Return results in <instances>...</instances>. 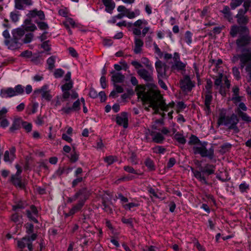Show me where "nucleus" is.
<instances>
[{"instance_id": "nucleus-5", "label": "nucleus", "mask_w": 251, "mask_h": 251, "mask_svg": "<svg viewBox=\"0 0 251 251\" xmlns=\"http://www.w3.org/2000/svg\"><path fill=\"white\" fill-rule=\"evenodd\" d=\"M214 85L216 88L219 87V92L222 96H225L227 91L229 88L230 81L226 76H224L223 74L219 73L218 75L216 76Z\"/></svg>"}, {"instance_id": "nucleus-26", "label": "nucleus", "mask_w": 251, "mask_h": 251, "mask_svg": "<svg viewBox=\"0 0 251 251\" xmlns=\"http://www.w3.org/2000/svg\"><path fill=\"white\" fill-rule=\"evenodd\" d=\"M84 205L82 202H77L76 204L74 205L70 211L68 213L65 214V217H68L70 216H73L75 213L81 210Z\"/></svg>"}, {"instance_id": "nucleus-62", "label": "nucleus", "mask_w": 251, "mask_h": 251, "mask_svg": "<svg viewBox=\"0 0 251 251\" xmlns=\"http://www.w3.org/2000/svg\"><path fill=\"white\" fill-rule=\"evenodd\" d=\"M232 73L234 77L239 80L240 78V73L239 69L236 67L232 68Z\"/></svg>"}, {"instance_id": "nucleus-63", "label": "nucleus", "mask_w": 251, "mask_h": 251, "mask_svg": "<svg viewBox=\"0 0 251 251\" xmlns=\"http://www.w3.org/2000/svg\"><path fill=\"white\" fill-rule=\"evenodd\" d=\"M38 27L41 30H46L49 28L48 24L44 22H37Z\"/></svg>"}, {"instance_id": "nucleus-41", "label": "nucleus", "mask_w": 251, "mask_h": 251, "mask_svg": "<svg viewBox=\"0 0 251 251\" xmlns=\"http://www.w3.org/2000/svg\"><path fill=\"white\" fill-rule=\"evenodd\" d=\"M102 204L103 206L102 209L105 212L108 214L112 213L113 210L111 202H107L105 201H103Z\"/></svg>"}, {"instance_id": "nucleus-29", "label": "nucleus", "mask_w": 251, "mask_h": 251, "mask_svg": "<svg viewBox=\"0 0 251 251\" xmlns=\"http://www.w3.org/2000/svg\"><path fill=\"white\" fill-rule=\"evenodd\" d=\"M62 98L64 100H68L70 97L72 100H75L78 97V94L75 91L72 90L71 92L69 91H62Z\"/></svg>"}, {"instance_id": "nucleus-51", "label": "nucleus", "mask_w": 251, "mask_h": 251, "mask_svg": "<svg viewBox=\"0 0 251 251\" xmlns=\"http://www.w3.org/2000/svg\"><path fill=\"white\" fill-rule=\"evenodd\" d=\"M25 204L23 201H20L15 205H13L12 209L14 211H19L20 209H24L25 207Z\"/></svg>"}, {"instance_id": "nucleus-25", "label": "nucleus", "mask_w": 251, "mask_h": 251, "mask_svg": "<svg viewBox=\"0 0 251 251\" xmlns=\"http://www.w3.org/2000/svg\"><path fill=\"white\" fill-rule=\"evenodd\" d=\"M247 52L240 55L239 58L241 62V67L243 68L250 61H251V50H248Z\"/></svg>"}, {"instance_id": "nucleus-46", "label": "nucleus", "mask_w": 251, "mask_h": 251, "mask_svg": "<svg viewBox=\"0 0 251 251\" xmlns=\"http://www.w3.org/2000/svg\"><path fill=\"white\" fill-rule=\"evenodd\" d=\"M189 145H194L195 146L199 145L201 143L200 139L195 135H192L190 137L188 142Z\"/></svg>"}, {"instance_id": "nucleus-7", "label": "nucleus", "mask_w": 251, "mask_h": 251, "mask_svg": "<svg viewBox=\"0 0 251 251\" xmlns=\"http://www.w3.org/2000/svg\"><path fill=\"white\" fill-rule=\"evenodd\" d=\"M37 234L26 235L17 241V247L19 249H24L27 247L29 251H32V242L37 238Z\"/></svg>"}, {"instance_id": "nucleus-61", "label": "nucleus", "mask_w": 251, "mask_h": 251, "mask_svg": "<svg viewBox=\"0 0 251 251\" xmlns=\"http://www.w3.org/2000/svg\"><path fill=\"white\" fill-rule=\"evenodd\" d=\"M129 160L133 165H136L138 163L137 157L135 153H131L130 156L129 158Z\"/></svg>"}, {"instance_id": "nucleus-23", "label": "nucleus", "mask_w": 251, "mask_h": 251, "mask_svg": "<svg viewBox=\"0 0 251 251\" xmlns=\"http://www.w3.org/2000/svg\"><path fill=\"white\" fill-rule=\"evenodd\" d=\"M229 116L227 115V110L226 109H220L218 116V124L226 126Z\"/></svg>"}, {"instance_id": "nucleus-1", "label": "nucleus", "mask_w": 251, "mask_h": 251, "mask_svg": "<svg viewBox=\"0 0 251 251\" xmlns=\"http://www.w3.org/2000/svg\"><path fill=\"white\" fill-rule=\"evenodd\" d=\"M156 86L151 88L147 90L143 87L139 90L137 94L139 98L145 102L149 103L154 109H160L163 111H168L170 108H173L175 105L174 102L166 104L162 99L159 92L155 88Z\"/></svg>"}, {"instance_id": "nucleus-56", "label": "nucleus", "mask_w": 251, "mask_h": 251, "mask_svg": "<svg viewBox=\"0 0 251 251\" xmlns=\"http://www.w3.org/2000/svg\"><path fill=\"white\" fill-rule=\"evenodd\" d=\"M25 229L26 233L28 234L27 235H29L30 234L32 235L34 229V226L30 223H26L25 226Z\"/></svg>"}, {"instance_id": "nucleus-18", "label": "nucleus", "mask_w": 251, "mask_h": 251, "mask_svg": "<svg viewBox=\"0 0 251 251\" xmlns=\"http://www.w3.org/2000/svg\"><path fill=\"white\" fill-rule=\"evenodd\" d=\"M239 120L237 115L235 114H232L229 116L226 126L230 129H237V124Z\"/></svg>"}, {"instance_id": "nucleus-44", "label": "nucleus", "mask_w": 251, "mask_h": 251, "mask_svg": "<svg viewBox=\"0 0 251 251\" xmlns=\"http://www.w3.org/2000/svg\"><path fill=\"white\" fill-rule=\"evenodd\" d=\"M124 170L129 174L140 175L142 174L138 172L136 170H135L132 167L129 165L125 166L124 167Z\"/></svg>"}, {"instance_id": "nucleus-54", "label": "nucleus", "mask_w": 251, "mask_h": 251, "mask_svg": "<svg viewBox=\"0 0 251 251\" xmlns=\"http://www.w3.org/2000/svg\"><path fill=\"white\" fill-rule=\"evenodd\" d=\"M153 152L155 153L164 154L166 149L162 146H157L152 149Z\"/></svg>"}, {"instance_id": "nucleus-32", "label": "nucleus", "mask_w": 251, "mask_h": 251, "mask_svg": "<svg viewBox=\"0 0 251 251\" xmlns=\"http://www.w3.org/2000/svg\"><path fill=\"white\" fill-rule=\"evenodd\" d=\"M25 33V31L24 29L23 28H17L13 31V37L16 39V40L22 42V38L23 37Z\"/></svg>"}, {"instance_id": "nucleus-58", "label": "nucleus", "mask_w": 251, "mask_h": 251, "mask_svg": "<svg viewBox=\"0 0 251 251\" xmlns=\"http://www.w3.org/2000/svg\"><path fill=\"white\" fill-rule=\"evenodd\" d=\"M73 82L70 80L69 82L66 83L62 86V91H69L73 88Z\"/></svg>"}, {"instance_id": "nucleus-10", "label": "nucleus", "mask_w": 251, "mask_h": 251, "mask_svg": "<svg viewBox=\"0 0 251 251\" xmlns=\"http://www.w3.org/2000/svg\"><path fill=\"white\" fill-rule=\"evenodd\" d=\"M180 85L183 90L190 91L195 86V83L191 81L189 76H186L181 80Z\"/></svg>"}, {"instance_id": "nucleus-37", "label": "nucleus", "mask_w": 251, "mask_h": 251, "mask_svg": "<svg viewBox=\"0 0 251 251\" xmlns=\"http://www.w3.org/2000/svg\"><path fill=\"white\" fill-rule=\"evenodd\" d=\"M63 24L66 28H69L71 26L72 27H75L76 26V24L73 19L68 18L63 22Z\"/></svg>"}, {"instance_id": "nucleus-3", "label": "nucleus", "mask_w": 251, "mask_h": 251, "mask_svg": "<svg viewBox=\"0 0 251 251\" xmlns=\"http://www.w3.org/2000/svg\"><path fill=\"white\" fill-rule=\"evenodd\" d=\"M191 171L194 174V176L201 183L207 184L208 182L205 175L207 176L213 174L215 172V166L207 164L203 168H201V171L195 170L191 168Z\"/></svg>"}, {"instance_id": "nucleus-17", "label": "nucleus", "mask_w": 251, "mask_h": 251, "mask_svg": "<svg viewBox=\"0 0 251 251\" xmlns=\"http://www.w3.org/2000/svg\"><path fill=\"white\" fill-rule=\"evenodd\" d=\"M5 45L8 48L11 50H15L20 48L22 45V43L14 37L12 39H6L4 41Z\"/></svg>"}, {"instance_id": "nucleus-49", "label": "nucleus", "mask_w": 251, "mask_h": 251, "mask_svg": "<svg viewBox=\"0 0 251 251\" xmlns=\"http://www.w3.org/2000/svg\"><path fill=\"white\" fill-rule=\"evenodd\" d=\"M247 110V107L245 103L243 102H240L238 105L237 109H235V112L238 115L240 112H244L243 111H246Z\"/></svg>"}, {"instance_id": "nucleus-12", "label": "nucleus", "mask_w": 251, "mask_h": 251, "mask_svg": "<svg viewBox=\"0 0 251 251\" xmlns=\"http://www.w3.org/2000/svg\"><path fill=\"white\" fill-rule=\"evenodd\" d=\"M75 194L78 200L77 202H82L83 205L90 196L89 192L85 188L80 189Z\"/></svg>"}, {"instance_id": "nucleus-8", "label": "nucleus", "mask_w": 251, "mask_h": 251, "mask_svg": "<svg viewBox=\"0 0 251 251\" xmlns=\"http://www.w3.org/2000/svg\"><path fill=\"white\" fill-rule=\"evenodd\" d=\"M155 67L157 73L158 78H167L170 75L171 73H168L169 66L163 63L158 59L155 63Z\"/></svg>"}, {"instance_id": "nucleus-38", "label": "nucleus", "mask_w": 251, "mask_h": 251, "mask_svg": "<svg viewBox=\"0 0 251 251\" xmlns=\"http://www.w3.org/2000/svg\"><path fill=\"white\" fill-rule=\"evenodd\" d=\"M21 123H22V121H21V119H20V118L15 119L14 120L11 126L10 127V129H9L11 131L13 132L16 130L18 129L20 127Z\"/></svg>"}, {"instance_id": "nucleus-30", "label": "nucleus", "mask_w": 251, "mask_h": 251, "mask_svg": "<svg viewBox=\"0 0 251 251\" xmlns=\"http://www.w3.org/2000/svg\"><path fill=\"white\" fill-rule=\"evenodd\" d=\"M232 92L233 93L232 100L234 103L237 105V103L240 102L242 100V97L239 96V89L237 86H234L232 88Z\"/></svg>"}, {"instance_id": "nucleus-24", "label": "nucleus", "mask_w": 251, "mask_h": 251, "mask_svg": "<svg viewBox=\"0 0 251 251\" xmlns=\"http://www.w3.org/2000/svg\"><path fill=\"white\" fill-rule=\"evenodd\" d=\"M32 4V0H15V7L18 10H23L26 6Z\"/></svg>"}, {"instance_id": "nucleus-64", "label": "nucleus", "mask_w": 251, "mask_h": 251, "mask_svg": "<svg viewBox=\"0 0 251 251\" xmlns=\"http://www.w3.org/2000/svg\"><path fill=\"white\" fill-rule=\"evenodd\" d=\"M64 74V71L61 69H56L54 73V75L55 78H59L63 76Z\"/></svg>"}, {"instance_id": "nucleus-19", "label": "nucleus", "mask_w": 251, "mask_h": 251, "mask_svg": "<svg viewBox=\"0 0 251 251\" xmlns=\"http://www.w3.org/2000/svg\"><path fill=\"white\" fill-rule=\"evenodd\" d=\"M149 135L151 136L152 141L157 144H162L165 140L163 135L160 132L149 130Z\"/></svg>"}, {"instance_id": "nucleus-47", "label": "nucleus", "mask_w": 251, "mask_h": 251, "mask_svg": "<svg viewBox=\"0 0 251 251\" xmlns=\"http://www.w3.org/2000/svg\"><path fill=\"white\" fill-rule=\"evenodd\" d=\"M79 153L75 151V150L72 152L70 154V156L69 157L70 160V161L73 163H75L76 162L79 158Z\"/></svg>"}, {"instance_id": "nucleus-39", "label": "nucleus", "mask_w": 251, "mask_h": 251, "mask_svg": "<svg viewBox=\"0 0 251 251\" xmlns=\"http://www.w3.org/2000/svg\"><path fill=\"white\" fill-rule=\"evenodd\" d=\"M56 59V57L55 56H51L47 60V64L49 70H52L54 68Z\"/></svg>"}, {"instance_id": "nucleus-53", "label": "nucleus", "mask_w": 251, "mask_h": 251, "mask_svg": "<svg viewBox=\"0 0 251 251\" xmlns=\"http://www.w3.org/2000/svg\"><path fill=\"white\" fill-rule=\"evenodd\" d=\"M139 206V203L136 202H129L128 203L123 204V207L126 210H131L134 207Z\"/></svg>"}, {"instance_id": "nucleus-14", "label": "nucleus", "mask_w": 251, "mask_h": 251, "mask_svg": "<svg viewBox=\"0 0 251 251\" xmlns=\"http://www.w3.org/2000/svg\"><path fill=\"white\" fill-rule=\"evenodd\" d=\"M26 215L30 221L35 223H38V221L37 219L38 217V211L35 206L31 205L30 208L26 210Z\"/></svg>"}, {"instance_id": "nucleus-15", "label": "nucleus", "mask_w": 251, "mask_h": 251, "mask_svg": "<svg viewBox=\"0 0 251 251\" xmlns=\"http://www.w3.org/2000/svg\"><path fill=\"white\" fill-rule=\"evenodd\" d=\"M244 35H240L239 38L236 41V44L239 48L249 45L251 42V37L248 33H244Z\"/></svg>"}, {"instance_id": "nucleus-52", "label": "nucleus", "mask_w": 251, "mask_h": 251, "mask_svg": "<svg viewBox=\"0 0 251 251\" xmlns=\"http://www.w3.org/2000/svg\"><path fill=\"white\" fill-rule=\"evenodd\" d=\"M236 18L238 23L240 25H246L249 22V18L246 16H239Z\"/></svg>"}, {"instance_id": "nucleus-21", "label": "nucleus", "mask_w": 251, "mask_h": 251, "mask_svg": "<svg viewBox=\"0 0 251 251\" xmlns=\"http://www.w3.org/2000/svg\"><path fill=\"white\" fill-rule=\"evenodd\" d=\"M80 109V102L79 99H77L76 101H75L73 104L72 106H66L63 107L61 111L66 114H69L72 111H78Z\"/></svg>"}, {"instance_id": "nucleus-31", "label": "nucleus", "mask_w": 251, "mask_h": 251, "mask_svg": "<svg viewBox=\"0 0 251 251\" xmlns=\"http://www.w3.org/2000/svg\"><path fill=\"white\" fill-rule=\"evenodd\" d=\"M102 2L105 6V11L111 13L115 7V3L113 0H102Z\"/></svg>"}, {"instance_id": "nucleus-55", "label": "nucleus", "mask_w": 251, "mask_h": 251, "mask_svg": "<svg viewBox=\"0 0 251 251\" xmlns=\"http://www.w3.org/2000/svg\"><path fill=\"white\" fill-rule=\"evenodd\" d=\"M213 83L210 79H208L206 81V84L205 86V91L204 93H212Z\"/></svg>"}, {"instance_id": "nucleus-36", "label": "nucleus", "mask_w": 251, "mask_h": 251, "mask_svg": "<svg viewBox=\"0 0 251 251\" xmlns=\"http://www.w3.org/2000/svg\"><path fill=\"white\" fill-rule=\"evenodd\" d=\"M140 15V10L139 9H134V11H130L128 9L126 13V17L130 19H133Z\"/></svg>"}, {"instance_id": "nucleus-6", "label": "nucleus", "mask_w": 251, "mask_h": 251, "mask_svg": "<svg viewBox=\"0 0 251 251\" xmlns=\"http://www.w3.org/2000/svg\"><path fill=\"white\" fill-rule=\"evenodd\" d=\"M24 93V89L22 85H16L14 88L9 87L1 89L0 96L2 98H11L14 96L22 95Z\"/></svg>"}, {"instance_id": "nucleus-2", "label": "nucleus", "mask_w": 251, "mask_h": 251, "mask_svg": "<svg viewBox=\"0 0 251 251\" xmlns=\"http://www.w3.org/2000/svg\"><path fill=\"white\" fill-rule=\"evenodd\" d=\"M163 57L168 63L171 72H179L185 70L186 63L181 61L179 53L175 52L173 54L165 53Z\"/></svg>"}, {"instance_id": "nucleus-13", "label": "nucleus", "mask_w": 251, "mask_h": 251, "mask_svg": "<svg viewBox=\"0 0 251 251\" xmlns=\"http://www.w3.org/2000/svg\"><path fill=\"white\" fill-rule=\"evenodd\" d=\"M204 110L206 115H209L211 112L210 105L213 100L212 93H204Z\"/></svg>"}, {"instance_id": "nucleus-60", "label": "nucleus", "mask_w": 251, "mask_h": 251, "mask_svg": "<svg viewBox=\"0 0 251 251\" xmlns=\"http://www.w3.org/2000/svg\"><path fill=\"white\" fill-rule=\"evenodd\" d=\"M135 178V177L132 175H128L127 176H125L119 178L117 181H128L132 180Z\"/></svg>"}, {"instance_id": "nucleus-11", "label": "nucleus", "mask_w": 251, "mask_h": 251, "mask_svg": "<svg viewBox=\"0 0 251 251\" xmlns=\"http://www.w3.org/2000/svg\"><path fill=\"white\" fill-rule=\"evenodd\" d=\"M16 148L12 147L4 152L3 160L6 163H12L16 158Z\"/></svg>"}, {"instance_id": "nucleus-22", "label": "nucleus", "mask_w": 251, "mask_h": 251, "mask_svg": "<svg viewBox=\"0 0 251 251\" xmlns=\"http://www.w3.org/2000/svg\"><path fill=\"white\" fill-rule=\"evenodd\" d=\"M138 75L147 82H151L153 80L152 73L145 69H141L137 71Z\"/></svg>"}, {"instance_id": "nucleus-59", "label": "nucleus", "mask_w": 251, "mask_h": 251, "mask_svg": "<svg viewBox=\"0 0 251 251\" xmlns=\"http://www.w3.org/2000/svg\"><path fill=\"white\" fill-rule=\"evenodd\" d=\"M33 35L32 33H28V34H26L25 35V37H24V38L22 40V43H30L32 40V38H33Z\"/></svg>"}, {"instance_id": "nucleus-20", "label": "nucleus", "mask_w": 251, "mask_h": 251, "mask_svg": "<svg viewBox=\"0 0 251 251\" xmlns=\"http://www.w3.org/2000/svg\"><path fill=\"white\" fill-rule=\"evenodd\" d=\"M249 32L248 28L246 26H238L233 25L231 26L230 34L232 37H235L238 33L241 35L242 33H248Z\"/></svg>"}, {"instance_id": "nucleus-27", "label": "nucleus", "mask_w": 251, "mask_h": 251, "mask_svg": "<svg viewBox=\"0 0 251 251\" xmlns=\"http://www.w3.org/2000/svg\"><path fill=\"white\" fill-rule=\"evenodd\" d=\"M111 73L113 74L111 79L114 83H122L124 81L125 77L121 73H116L114 71H112Z\"/></svg>"}, {"instance_id": "nucleus-43", "label": "nucleus", "mask_w": 251, "mask_h": 251, "mask_svg": "<svg viewBox=\"0 0 251 251\" xmlns=\"http://www.w3.org/2000/svg\"><path fill=\"white\" fill-rule=\"evenodd\" d=\"M174 139L181 144H184L186 143V139L184 136L179 132L175 134Z\"/></svg>"}, {"instance_id": "nucleus-33", "label": "nucleus", "mask_w": 251, "mask_h": 251, "mask_svg": "<svg viewBox=\"0 0 251 251\" xmlns=\"http://www.w3.org/2000/svg\"><path fill=\"white\" fill-rule=\"evenodd\" d=\"M221 12L224 14V17L226 18L229 22H231L233 20L232 14L230 12V8L228 6H224L223 9L221 10Z\"/></svg>"}, {"instance_id": "nucleus-16", "label": "nucleus", "mask_w": 251, "mask_h": 251, "mask_svg": "<svg viewBox=\"0 0 251 251\" xmlns=\"http://www.w3.org/2000/svg\"><path fill=\"white\" fill-rule=\"evenodd\" d=\"M116 121L118 125L123 126L125 128L128 126V116L126 112H122L117 116Z\"/></svg>"}, {"instance_id": "nucleus-9", "label": "nucleus", "mask_w": 251, "mask_h": 251, "mask_svg": "<svg viewBox=\"0 0 251 251\" xmlns=\"http://www.w3.org/2000/svg\"><path fill=\"white\" fill-rule=\"evenodd\" d=\"M35 95H40L42 99L47 101H50L52 98L50 94V91L49 89V86L44 85L40 88L35 89L34 91Z\"/></svg>"}, {"instance_id": "nucleus-48", "label": "nucleus", "mask_w": 251, "mask_h": 251, "mask_svg": "<svg viewBox=\"0 0 251 251\" xmlns=\"http://www.w3.org/2000/svg\"><path fill=\"white\" fill-rule=\"evenodd\" d=\"M241 119L246 123H251V117L245 112H240L238 114Z\"/></svg>"}, {"instance_id": "nucleus-42", "label": "nucleus", "mask_w": 251, "mask_h": 251, "mask_svg": "<svg viewBox=\"0 0 251 251\" xmlns=\"http://www.w3.org/2000/svg\"><path fill=\"white\" fill-rule=\"evenodd\" d=\"M192 36L193 34L190 31H186L185 33L183 40L188 45L192 43Z\"/></svg>"}, {"instance_id": "nucleus-45", "label": "nucleus", "mask_w": 251, "mask_h": 251, "mask_svg": "<svg viewBox=\"0 0 251 251\" xmlns=\"http://www.w3.org/2000/svg\"><path fill=\"white\" fill-rule=\"evenodd\" d=\"M148 23L147 20L145 19H139L135 22L133 25L136 28H141L142 25H147Z\"/></svg>"}, {"instance_id": "nucleus-50", "label": "nucleus", "mask_w": 251, "mask_h": 251, "mask_svg": "<svg viewBox=\"0 0 251 251\" xmlns=\"http://www.w3.org/2000/svg\"><path fill=\"white\" fill-rule=\"evenodd\" d=\"M244 0H231L230 6L232 9H235L239 6L243 2Z\"/></svg>"}, {"instance_id": "nucleus-28", "label": "nucleus", "mask_w": 251, "mask_h": 251, "mask_svg": "<svg viewBox=\"0 0 251 251\" xmlns=\"http://www.w3.org/2000/svg\"><path fill=\"white\" fill-rule=\"evenodd\" d=\"M27 16L29 18L38 17L40 20H44L45 19L44 12L41 10H37V9L30 10L28 13Z\"/></svg>"}, {"instance_id": "nucleus-57", "label": "nucleus", "mask_w": 251, "mask_h": 251, "mask_svg": "<svg viewBox=\"0 0 251 251\" xmlns=\"http://www.w3.org/2000/svg\"><path fill=\"white\" fill-rule=\"evenodd\" d=\"M145 164L150 170L152 171L155 170L154 163L151 159H146Z\"/></svg>"}, {"instance_id": "nucleus-35", "label": "nucleus", "mask_w": 251, "mask_h": 251, "mask_svg": "<svg viewBox=\"0 0 251 251\" xmlns=\"http://www.w3.org/2000/svg\"><path fill=\"white\" fill-rule=\"evenodd\" d=\"M22 214L19 211H15V213L11 215V220L15 223L20 224L22 222Z\"/></svg>"}, {"instance_id": "nucleus-4", "label": "nucleus", "mask_w": 251, "mask_h": 251, "mask_svg": "<svg viewBox=\"0 0 251 251\" xmlns=\"http://www.w3.org/2000/svg\"><path fill=\"white\" fill-rule=\"evenodd\" d=\"M206 142H203L193 147L195 154H200L202 157H208L210 159L214 158V149L211 147L208 150L206 149Z\"/></svg>"}, {"instance_id": "nucleus-34", "label": "nucleus", "mask_w": 251, "mask_h": 251, "mask_svg": "<svg viewBox=\"0 0 251 251\" xmlns=\"http://www.w3.org/2000/svg\"><path fill=\"white\" fill-rule=\"evenodd\" d=\"M11 181L16 187L21 189L24 188V184L22 182L20 176H13L11 177Z\"/></svg>"}, {"instance_id": "nucleus-40", "label": "nucleus", "mask_w": 251, "mask_h": 251, "mask_svg": "<svg viewBox=\"0 0 251 251\" xmlns=\"http://www.w3.org/2000/svg\"><path fill=\"white\" fill-rule=\"evenodd\" d=\"M239 189L242 194L247 193L250 189V185L246 181H244L239 185Z\"/></svg>"}]
</instances>
